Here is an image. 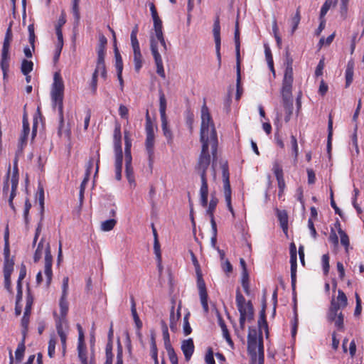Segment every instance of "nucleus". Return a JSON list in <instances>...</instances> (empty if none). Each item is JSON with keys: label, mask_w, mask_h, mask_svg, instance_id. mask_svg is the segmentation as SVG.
I'll list each match as a JSON object with an SVG mask.
<instances>
[{"label": "nucleus", "mask_w": 364, "mask_h": 364, "mask_svg": "<svg viewBox=\"0 0 364 364\" xmlns=\"http://www.w3.org/2000/svg\"><path fill=\"white\" fill-rule=\"evenodd\" d=\"M154 21V36H151V38H154L156 41L158 43V46L160 45L161 46V52L166 53L167 50V46L164 38V34L162 31V21L159 17H156L153 18Z\"/></svg>", "instance_id": "9d476101"}, {"label": "nucleus", "mask_w": 364, "mask_h": 364, "mask_svg": "<svg viewBox=\"0 0 364 364\" xmlns=\"http://www.w3.org/2000/svg\"><path fill=\"white\" fill-rule=\"evenodd\" d=\"M29 133H30V128H29L28 122L25 117H23L22 131H21V135L19 137V142H20L21 146L26 144Z\"/></svg>", "instance_id": "412c9836"}, {"label": "nucleus", "mask_w": 364, "mask_h": 364, "mask_svg": "<svg viewBox=\"0 0 364 364\" xmlns=\"http://www.w3.org/2000/svg\"><path fill=\"white\" fill-rule=\"evenodd\" d=\"M151 354L152 358L154 360V364H157V363L159 362L157 357V348L154 336H152L151 338Z\"/></svg>", "instance_id": "3c124183"}, {"label": "nucleus", "mask_w": 364, "mask_h": 364, "mask_svg": "<svg viewBox=\"0 0 364 364\" xmlns=\"http://www.w3.org/2000/svg\"><path fill=\"white\" fill-rule=\"evenodd\" d=\"M33 68V63L31 60H23L21 63V70L24 75L29 74Z\"/></svg>", "instance_id": "e433bc0d"}, {"label": "nucleus", "mask_w": 364, "mask_h": 364, "mask_svg": "<svg viewBox=\"0 0 364 364\" xmlns=\"http://www.w3.org/2000/svg\"><path fill=\"white\" fill-rule=\"evenodd\" d=\"M124 141H125L124 159H128V160H129V158H132V154H131L132 142H131L129 137L127 134V133H125V135H124Z\"/></svg>", "instance_id": "c03bdc74"}, {"label": "nucleus", "mask_w": 364, "mask_h": 364, "mask_svg": "<svg viewBox=\"0 0 364 364\" xmlns=\"http://www.w3.org/2000/svg\"><path fill=\"white\" fill-rule=\"evenodd\" d=\"M290 263H291V272L296 273V250L294 243L290 246Z\"/></svg>", "instance_id": "bb28decb"}, {"label": "nucleus", "mask_w": 364, "mask_h": 364, "mask_svg": "<svg viewBox=\"0 0 364 364\" xmlns=\"http://www.w3.org/2000/svg\"><path fill=\"white\" fill-rule=\"evenodd\" d=\"M300 19H301L300 11L298 9L294 16H293L291 20V27H292L291 32V34H293L295 32V31L297 29V27L300 22Z\"/></svg>", "instance_id": "09e8293b"}, {"label": "nucleus", "mask_w": 364, "mask_h": 364, "mask_svg": "<svg viewBox=\"0 0 364 364\" xmlns=\"http://www.w3.org/2000/svg\"><path fill=\"white\" fill-rule=\"evenodd\" d=\"M93 74L96 75L97 76L100 75L102 78L105 79L107 77L105 65H96V68Z\"/></svg>", "instance_id": "4d7b16f0"}, {"label": "nucleus", "mask_w": 364, "mask_h": 364, "mask_svg": "<svg viewBox=\"0 0 364 364\" xmlns=\"http://www.w3.org/2000/svg\"><path fill=\"white\" fill-rule=\"evenodd\" d=\"M167 353L171 364H178V357L171 346H166Z\"/></svg>", "instance_id": "6e6d98bb"}, {"label": "nucleus", "mask_w": 364, "mask_h": 364, "mask_svg": "<svg viewBox=\"0 0 364 364\" xmlns=\"http://www.w3.org/2000/svg\"><path fill=\"white\" fill-rule=\"evenodd\" d=\"M247 350L252 360H256L257 355L264 352L262 340L257 341V331L250 329L247 336Z\"/></svg>", "instance_id": "6e6552de"}, {"label": "nucleus", "mask_w": 364, "mask_h": 364, "mask_svg": "<svg viewBox=\"0 0 364 364\" xmlns=\"http://www.w3.org/2000/svg\"><path fill=\"white\" fill-rule=\"evenodd\" d=\"M333 136V119L331 116H329L328 122V143L327 148L329 151L331 148V141Z\"/></svg>", "instance_id": "a18cd8bd"}, {"label": "nucleus", "mask_w": 364, "mask_h": 364, "mask_svg": "<svg viewBox=\"0 0 364 364\" xmlns=\"http://www.w3.org/2000/svg\"><path fill=\"white\" fill-rule=\"evenodd\" d=\"M107 39L103 34L99 35V43L97 48V53L105 54Z\"/></svg>", "instance_id": "72a5a7b5"}, {"label": "nucleus", "mask_w": 364, "mask_h": 364, "mask_svg": "<svg viewBox=\"0 0 364 364\" xmlns=\"http://www.w3.org/2000/svg\"><path fill=\"white\" fill-rule=\"evenodd\" d=\"M292 83L293 70L291 65H288L285 69L281 90L282 101L292 100Z\"/></svg>", "instance_id": "1a4fd4ad"}, {"label": "nucleus", "mask_w": 364, "mask_h": 364, "mask_svg": "<svg viewBox=\"0 0 364 364\" xmlns=\"http://www.w3.org/2000/svg\"><path fill=\"white\" fill-rule=\"evenodd\" d=\"M121 137L122 135L120 126H117L115 127L114 132V146L115 152V178L117 181H120L122 179L123 154L121 144Z\"/></svg>", "instance_id": "423d86ee"}, {"label": "nucleus", "mask_w": 364, "mask_h": 364, "mask_svg": "<svg viewBox=\"0 0 364 364\" xmlns=\"http://www.w3.org/2000/svg\"><path fill=\"white\" fill-rule=\"evenodd\" d=\"M219 164L223 173L225 200L228 209L231 213L232 217L235 218V212L231 203V188L229 181L228 163L225 161H220Z\"/></svg>", "instance_id": "0eeeda50"}, {"label": "nucleus", "mask_w": 364, "mask_h": 364, "mask_svg": "<svg viewBox=\"0 0 364 364\" xmlns=\"http://www.w3.org/2000/svg\"><path fill=\"white\" fill-rule=\"evenodd\" d=\"M18 184V176L17 170H14L10 178V168L7 173V178L4 182L3 192L4 196H8V202L11 209L16 213V208L13 203V200L16 194V189Z\"/></svg>", "instance_id": "39448f33"}, {"label": "nucleus", "mask_w": 364, "mask_h": 364, "mask_svg": "<svg viewBox=\"0 0 364 364\" xmlns=\"http://www.w3.org/2000/svg\"><path fill=\"white\" fill-rule=\"evenodd\" d=\"M258 326L259 331L267 328V323L265 318V305H264L262 310L260 312V317L258 320Z\"/></svg>", "instance_id": "37998d69"}, {"label": "nucleus", "mask_w": 364, "mask_h": 364, "mask_svg": "<svg viewBox=\"0 0 364 364\" xmlns=\"http://www.w3.org/2000/svg\"><path fill=\"white\" fill-rule=\"evenodd\" d=\"M68 282L69 279L68 277H65L63 279V284H62V296L61 297H67L68 295Z\"/></svg>", "instance_id": "69168bd1"}, {"label": "nucleus", "mask_w": 364, "mask_h": 364, "mask_svg": "<svg viewBox=\"0 0 364 364\" xmlns=\"http://www.w3.org/2000/svg\"><path fill=\"white\" fill-rule=\"evenodd\" d=\"M197 287L199 291L200 299L203 309L205 313L208 311V294L205 281L203 279L202 272L196 273Z\"/></svg>", "instance_id": "f8f14e48"}, {"label": "nucleus", "mask_w": 364, "mask_h": 364, "mask_svg": "<svg viewBox=\"0 0 364 364\" xmlns=\"http://www.w3.org/2000/svg\"><path fill=\"white\" fill-rule=\"evenodd\" d=\"M161 129L163 131L164 136L166 137L168 144H171L173 143V138L172 132L168 126L167 117L161 118Z\"/></svg>", "instance_id": "4be33fe9"}, {"label": "nucleus", "mask_w": 364, "mask_h": 364, "mask_svg": "<svg viewBox=\"0 0 364 364\" xmlns=\"http://www.w3.org/2000/svg\"><path fill=\"white\" fill-rule=\"evenodd\" d=\"M99 162H100V156H99V154L97 153L95 157H92L89 160V161L87 164V166H86L85 177H87V179H90V176L91 174V172H92V170L94 166H95V175L97 173L98 169H99Z\"/></svg>", "instance_id": "6ab92c4d"}, {"label": "nucleus", "mask_w": 364, "mask_h": 364, "mask_svg": "<svg viewBox=\"0 0 364 364\" xmlns=\"http://www.w3.org/2000/svg\"><path fill=\"white\" fill-rule=\"evenodd\" d=\"M264 53H265V56H266V59H267L268 65H269L270 70L274 74V69L272 52H271L269 47L267 45H264Z\"/></svg>", "instance_id": "79ce46f5"}, {"label": "nucleus", "mask_w": 364, "mask_h": 364, "mask_svg": "<svg viewBox=\"0 0 364 364\" xmlns=\"http://www.w3.org/2000/svg\"><path fill=\"white\" fill-rule=\"evenodd\" d=\"M145 146L148 156L149 166L151 171L154 159V136H146Z\"/></svg>", "instance_id": "4468645a"}, {"label": "nucleus", "mask_w": 364, "mask_h": 364, "mask_svg": "<svg viewBox=\"0 0 364 364\" xmlns=\"http://www.w3.org/2000/svg\"><path fill=\"white\" fill-rule=\"evenodd\" d=\"M131 303H132L131 311H132V314L133 318L134 320L136 327L138 328H141L142 326V323L140 321L139 317L137 314L136 309V304H135V301L133 298L131 299Z\"/></svg>", "instance_id": "c9c22d12"}, {"label": "nucleus", "mask_w": 364, "mask_h": 364, "mask_svg": "<svg viewBox=\"0 0 364 364\" xmlns=\"http://www.w3.org/2000/svg\"><path fill=\"white\" fill-rule=\"evenodd\" d=\"M77 351H78V357L80 360L81 363H87V351H86V347L82 341H80L77 345Z\"/></svg>", "instance_id": "c756f323"}, {"label": "nucleus", "mask_w": 364, "mask_h": 364, "mask_svg": "<svg viewBox=\"0 0 364 364\" xmlns=\"http://www.w3.org/2000/svg\"><path fill=\"white\" fill-rule=\"evenodd\" d=\"M340 310L339 309V304L336 303L335 300H333L331 304V307L329 309L328 313V320L329 321H333L335 320V318H337L338 314L340 312H338Z\"/></svg>", "instance_id": "a878e982"}, {"label": "nucleus", "mask_w": 364, "mask_h": 364, "mask_svg": "<svg viewBox=\"0 0 364 364\" xmlns=\"http://www.w3.org/2000/svg\"><path fill=\"white\" fill-rule=\"evenodd\" d=\"M14 260L13 259H4V275H11L14 270Z\"/></svg>", "instance_id": "4c0bfd02"}, {"label": "nucleus", "mask_w": 364, "mask_h": 364, "mask_svg": "<svg viewBox=\"0 0 364 364\" xmlns=\"http://www.w3.org/2000/svg\"><path fill=\"white\" fill-rule=\"evenodd\" d=\"M154 252L156 255V261H157V266L161 272L162 270V257H161V247L159 242L158 238H156V240H154Z\"/></svg>", "instance_id": "b1692460"}, {"label": "nucleus", "mask_w": 364, "mask_h": 364, "mask_svg": "<svg viewBox=\"0 0 364 364\" xmlns=\"http://www.w3.org/2000/svg\"><path fill=\"white\" fill-rule=\"evenodd\" d=\"M282 104L285 112L284 120L287 122L290 120L293 113V100H284Z\"/></svg>", "instance_id": "cd10ccee"}, {"label": "nucleus", "mask_w": 364, "mask_h": 364, "mask_svg": "<svg viewBox=\"0 0 364 364\" xmlns=\"http://www.w3.org/2000/svg\"><path fill=\"white\" fill-rule=\"evenodd\" d=\"M64 82L60 74L58 72L54 73L53 82L51 85L50 97L52 106L54 109H58L59 116L58 134H63V127L64 126L63 117V97H64Z\"/></svg>", "instance_id": "f03ea898"}, {"label": "nucleus", "mask_w": 364, "mask_h": 364, "mask_svg": "<svg viewBox=\"0 0 364 364\" xmlns=\"http://www.w3.org/2000/svg\"><path fill=\"white\" fill-rule=\"evenodd\" d=\"M133 54L134 69L136 72H139L143 65V58L141 53V50H133Z\"/></svg>", "instance_id": "c85d7f7f"}, {"label": "nucleus", "mask_w": 364, "mask_h": 364, "mask_svg": "<svg viewBox=\"0 0 364 364\" xmlns=\"http://www.w3.org/2000/svg\"><path fill=\"white\" fill-rule=\"evenodd\" d=\"M181 317L180 308L177 309V311L174 312L173 307L171 311L170 315V328L172 331L177 330V323Z\"/></svg>", "instance_id": "393cba45"}, {"label": "nucleus", "mask_w": 364, "mask_h": 364, "mask_svg": "<svg viewBox=\"0 0 364 364\" xmlns=\"http://www.w3.org/2000/svg\"><path fill=\"white\" fill-rule=\"evenodd\" d=\"M218 203V198L214 195L212 194L210 203L208 204L206 207V214L209 215L210 219L211 227H213V228H215V223H216L214 219L213 213L216 208Z\"/></svg>", "instance_id": "f3484780"}, {"label": "nucleus", "mask_w": 364, "mask_h": 364, "mask_svg": "<svg viewBox=\"0 0 364 364\" xmlns=\"http://www.w3.org/2000/svg\"><path fill=\"white\" fill-rule=\"evenodd\" d=\"M66 298L67 297H61L60 299L59 306L60 315L55 320L57 333L60 339L63 355L65 354L66 351L67 336L69 332V325L66 318L68 312V302Z\"/></svg>", "instance_id": "7ed1b4c3"}, {"label": "nucleus", "mask_w": 364, "mask_h": 364, "mask_svg": "<svg viewBox=\"0 0 364 364\" xmlns=\"http://www.w3.org/2000/svg\"><path fill=\"white\" fill-rule=\"evenodd\" d=\"M332 322L335 323V326L338 329H343V316L341 312L339 313L337 318H335Z\"/></svg>", "instance_id": "774afa93"}, {"label": "nucleus", "mask_w": 364, "mask_h": 364, "mask_svg": "<svg viewBox=\"0 0 364 364\" xmlns=\"http://www.w3.org/2000/svg\"><path fill=\"white\" fill-rule=\"evenodd\" d=\"M246 300L245 297L241 294L240 291L239 289L237 290L236 292V304L237 307L241 306L242 305L246 304Z\"/></svg>", "instance_id": "0e129e2a"}, {"label": "nucleus", "mask_w": 364, "mask_h": 364, "mask_svg": "<svg viewBox=\"0 0 364 364\" xmlns=\"http://www.w3.org/2000/svg\"><path fill=\"white\" fill-rule=\"evenodd\" d=\"M200 142L202 143V150L198 159L197 169L200 176L203 173L206 176V170L210 163V149L213 156L212 174L213 179H215L218 165L216 156L218 137L209 109L205 105H203L201 108Z\"/></svg>", "instance_id": "f257e3e1"}, {"label": "nucleus", "mask_w": 364, "mask_h": 364, "mask_svg": "<svg viewBox=\"0 0 364 364\" xmlns=\"http://www.w3.org/2000/svg\"><path fill=\"white\" fill-rule=\"evenodd\" d=\"M119 114L122 118L127 119L129 116L128 108L123 105H120L119 107Z\"/></svg>", "instance_id": "338daca9"}, {"label": "nucleus", "mask_w": 364, "mask_h": 364, "mask_svg": "<svg viewBox=\"0 0 364 364\" xmlns=\"http://www.w3.org/2000/svg\"><path fill=\"white\" fill-rule=\"evenodd\" d=\"M272 171L274 172L276 178L284 177L282 168L278 161L273 163Z\"/></svg>", "instance_id": "864d4df0"}, {"label": "nucleus", "mask_w": 364, "mask_h": 364, "mask_svg": "<svg viewBox=\"0 0 364 364\" xmlns=\"http://www.w3.org/2000/svg\"><path fill=\"white\" fill-rule=\"evenodd\" d=\"M72 13L74 17V27L76 28L79 26L80 19L79 5H72Z\"/></svg>", "instance_id": "de8ad7c7"}, {"label": "nucleus", "mask_w": 364, "mask_h": 364, "mask_svg": "<svg viewBox=\"0 0 364 364\" xmlns=\"http://www.w3.org/2000/svg\"><path fill=\"white\" fill-rule=\"evenodd\" d=\"M321 263H322L323 273L325 275H327L329 272V269H330L329 256L328 254H325L322 256Z\"/></svg>", "instance_id": "13d9d810"}, {"label": "nucleus", "mask_w": 364, "mask_h": 364, "mask_svg": "<svg viewBox=\"0 0 364 364\" xmlns=\"http://www.w3.org/2000/svg\"><path fill=\"white\" fill-rule=\"evenodd\" d=\"M201 186L200 188V205L205 208L208 205V186L206 176L203 173L201 177Z\"/></svg>", "instance_id": "2eb2a0df"}, {"label": "nucleus", "mask_w": 364, "mask_h": 364, "mask_svg": "<svg viewBox=\"0 0 364 364\" xmlns=\"http://www.w3.org/2000/svg\"><path fill=\"white\" fill-rule=\"evenodd\" d=\"M291 146L294 155V160L296 161L299 154V147L296 138L294 135L291 136Z\"/></svg>", "instance_id": "bf43d9fd"}, {"label": "nucleus", "mask_w": 364, "mask_h": 364, "mask_svg": "<svg viewBox=\"0 0 364 364\" xmlns=\"http://www.w3.org/2000/svg\"><path fill=\"white\" fill-rule=\"evenodd\" d=\"M56 343L57 337L55 335L53 334L50 336L48 346V355L50 358H53L55 355Z\"/></svg>", "instance_id": "473e14b6"}, {"label": "nucleus", "mask_w": 364, "mask_h": 364, "mask_svg": "<svg viewBox=\"0 0 364 364\" xmlns=\"http://www.w3.org/2000/svg\"><path fill=\"white\" fill-rule=\"evenodd\" d=\"M88 181H89V179H87V177H85L83 181H82V183L80 184V193H79V199H80V203H82L83 198H84L85 190V188H86V186H87V183L88 182Z\"/></svg>", "instance_id": "e2e57ef3"}, {"label": "nucleus", "mask_w": 364, "mask_h": 364, "mask_svg": "<svg viewBox=\"0 0 364 364\" xmlns=\"http://www.w3.org/2000/svg\"><path fill=\"white\" fill-rule=\"evenodd\" d=\"M214 40L215 43H221L220 40V26L219 18H217L214 21L213 29Z\"/></svg>", "instance_id": "7c9ffc66"}, {"label": "nucleus", "mask_w": 364, "mask_h": 364, "mask_svg": "<svg viewBox=\"0 0 364 364\" xmlns=\"http://www.w3.org/2000/svg\"><path fill=\"white\" fill-rule=\"evenodd\" d=\"M338 232L341 237V243L345 247L346 252H348L350 247L349 237L341 228H338Z\"/></svg>", "instance_id": "2f4dec72"}, {"label": "nucleus", "mask_w": 364, "mask_h": 364, "mask_svg": "<svg viewBox=\"0 0 364 364\" xmlns=\"http://www.w3.org/2000/svg\"><path fill=\"white\" fill-rule=\"evenodd\" d=\"M11 40H12L11 29V28H9L6 31V35L4 37L2 50H1L2 51H9Z\"/></svg>", "instance_id": "f704fd0d"}, {"label": "nucleus", "mask_w": 364, "mask_h": 364, "mask_svg": "<svg viewBox=\"0 0 364 364\" xmlns=\"http://www.w3.org/2000/svg\"><path fill=\"white\" fill-rule=\"evenodd\" d=\"M335 302L339 304V309L347 306V297L343 291L338 290L337 300Z\"/></svg>", "instance_id": "49530a36"}, {"label": "nucleus", "mask_w": 364, "mask_h": 364, "mask_svg": "<svg viewBox=\"0 0 364 364\" xmlns=\"http://www.w3.org/2000/svg\"><path fill=\"white\" fill-rule=\"evenodd\" d=\"M181 350L183 351V353L185 356L186 360L188 361L195 349L194 343L192 338H188L183 340L181 342Z\"/></svg>", "instance_id": "dca6fc26"}, {"label": "nucleus", "mask_w": 364, "mask_h": 364, "mask_svg": "<svg viewBox=\"0 0 364 364\" xmlns=\"http://www.w3.org/2000/svg\"><path fill=\"white\" fill-rule=\"evenodd\" d=\"M115 67H116L117 73L122 72L123 62H122V57L117 48L115 49Z\"/></svg>", "instance_id": "5fc2aeb1"}, {"label": "nucleus", "mask_w": 364, "mask_h": 364, "mask_svg": "<svg viewBox=\"0 0 364 364\" xmlns=\"http://www.w3.org/2000/svg\"><path fill=\"white\" fill-rule=\"evenodd\" d=\"M146 136H154V125L148 113L146 114Z\"/></svg>", "instance_id": "603ef678"}, {"label": "nucleus", "mask_w": 364, "mask_h": 364, "mask_svg": "<svg viewBox=\"0 0 364 364\" xmlns=\"http://www.w3.org/2000/svg\"><path fill=\"white\" fill-rule=\"evenodd\" d=\"M151 43V50L154 56L155 63L156 65V73L163 78H165V71L164 69L163 61L159 53V48L158 47V43L156 41L154 38H151L150 40Z\"/></svg>", "instance_id": "9b49d317"}, {"label": "nucleus", "mask_w": 364, "mask_h": 364, "mask_svg": "<svg viewBox=\"0 0 364 364\" xmlns=\"http://www.w3.org/2000/svg\"><path fill=\"white\" fill-rule=\"evenodd\" d=\"M188 316H189V314H187L183 318V333H184L185 336H188V335L191 334V333L192 331V328L188 322Z\"/></svg>", "instance_id": "680f3d73"}, {"label": "nucleus", "mask_w": 364, "mask_h": 364, "mask_svg": "<svg viewBox=\"0 0 364 364\" xmlns=\"http://www.w3.org/2000/svg\"><path fill=\"white\" fill-rule=\"evenodd\" d=\"M240 312V326L241 328H244L246 321L253 319V307L250 301L246 304L237 307Z\"/></svg>", "instance_id": "ddd939ff"}, {"label": "nucleus", "mask_w": 364, "mask_h": 364, "mask_svg": "<svg viewBox=\"0 0 364 364\" xmlns=\"http://www.w3.org/2000/svg\"><path fill=\"white\" fill-rule=\"evenodd\" d=\"M117 224V221L114 219H109L102 222L101 230L104 232H108L112 230Z\"/></svg>", "instance_id": "58836bf2"}, {"label": "nucleus", "mask_w": 364, "mask_h": 364, "mask_svg": "<svg viewBox=\"0 0 364 364\" xmlns=\"http://www.w3.org/2000/svg\"><path fill=\"white\" fill-rule=\"evenodd\" d=\"M106 362L105 364H112L113 354H112V341H108L106 346Z\"/></svg>", "instance_id": "a19ab883"}, {"label": "nucleus", "mask_w": 364, "mask_h": 364, "mask_svg": "<svg viewBox=\"0 0 364 364\" xmlns=\"http://www.w3.org/2000/svg\"><path fill=\"white\" fill-rule=\"evenodd\" d=\"M24 352H25V346L22 343L18 346V347L16 350V352H15V359H16V362L20 363L22 360L23 355H24Z\"/></svg>", "instance_id": "8fccbe9b"}, {"label": "nucleus", "mask_w": 364, "mask_h": 364, "mask_svg": "<svg viewBox=\"0 0 364 364\" xmlns=\"http://www.w3.org/2000/svg\"><path fill=\"white\" fill-rule=\"evenodd\" d=\"M332 4V0H326L323 4L320 11V18H324V16L330 9Z\"/></svg>", "instance_id": "052dcab7"}, {"label": "nucleus", "mask_w": 364, "mask_h": 364, "mask_svg": "<svg viewBox=\"0 0 364 364\" xmlns=\"http://www.w3.org/2000/svg\"><path fill=\"white\" fill-rule=\"evenodd\" d=\"M277 215L279 220L281 228L284 232H287L288 229V215L285 210H277Z\"/></svg>", "instance_id": "5701e85b"}, {"label": "nucleus", "mask_w": 364, "mask_h": 364, "mask_svg": "<svg viewBox=\"0 0 364 364\" xmlns=\"http://www.w3.org/2000/svg\"><path fill=\"white\" fill-rule=\"evenodd\" d=\"M125 159V167H126V170H125L126 177H127V181H128L129 183L130 184V186L132 187H135L136 182H135V178H134V175L133 167L132 166V158H129V160H128V159Z\"/></svg>", "instance_id": "a211bd4d"}, {"label": "nucleus", "mask_w": 364, "mask_h": 364, "mask_svg": "<svg viewBox=\"0 0 364 364\" xmlns=\"http://www.w3.org/2000/svg\"><path fill=\"white\" fill-rule=\"evenodd\" d=\"M9 60L10 55L9 51H2L1 50V59L0 62V65L1 70L3 72L4 79H6L7 76V73L9 69Z\"/></svg>", "instance_id": "aec40b11"}, {"label": "nucleus", "mask_w": 364, "mask_h": 364, "mask_svg": "<svg viewBox=\"0 0 364 364\" xmlns=\"http://www.w3.org/2000/svg\"><path fill=\"white\" fill-rule=\"evenodd\" d=\"M166 100L165 98L164 95L163 93H161L159 97V112H160L161 118L166 117Z\"/></svg>", "instance_id": "ea45409f"}, {"label": "nucleus", "mask_w": 364, "mask_h": 364, "mask_svg": "<svg viewBox=\"0 0 364 364\" xmlns=\"http://www.w3.org/2000/svg\"><path fill=\"white\" fill-rule=\"evenodd\" d=\"M45 253V266H44V274L46 277V284L48 286L52 280L53 271H52V262L53 257L50 253V247L48 242H45V238L42 237L40 240L38 247L35 251L33 260L37 262L42 257L43 254Z\"/></svg>", "instance_id": "20e7f679"}]
</instances>
